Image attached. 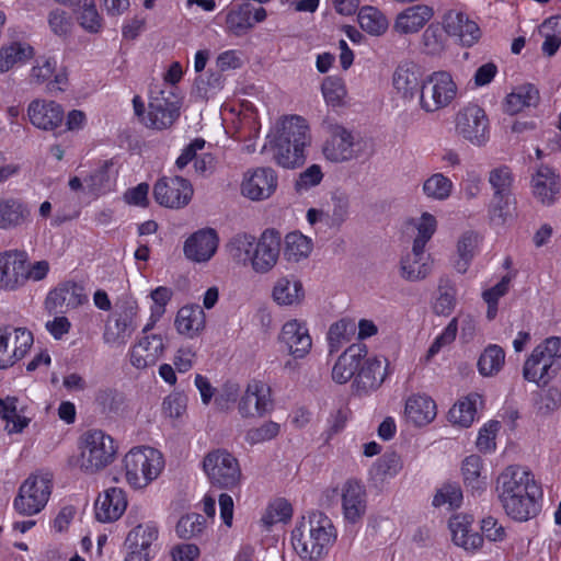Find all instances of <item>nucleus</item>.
<instances>
[{
  "instance_id": "1",
  "label": "nucleus",
  "mask_w": 561,
  "mask_h": 561,
  "mask_svg": "<svg viewBox=\"0 0 561 561\" xmlns=\"http://www.w3.org/2000/svg\"><path fill=\"white\" fill-rule=\"evenodd\" d=\"M495 492L504 513L514 522L526 523L542 511L541 483L522 466H507L496 479Z\"/></svg>"
},
{
  "instance_id": "2",
  "label": "nucleus",
  "mask_w": 561,
  "mask_h": 561,
  "mask_svg": "<svg viewBox=\"0 0 561 561\" xmlns=\"http://www.w3.org/2000/svg\"><path fill=\"white\" fill-rule=\"evenodd\" d=\"M388 375V360L368 354L364 343L350 345L336 359L332 379L339 385L351 381L352 393L367 397L377 391Z\"/></svg>"
},
{
  "instance_id": "3",
  "label": "nucleus",
  "mask_w": 561,
  "mask_h": 561,
  "mask_svg": "<svg viewBox=\"0 0 561 561\" xmlns=\"http://www.w3.org/2000/svg\"><path fill=\"white\" fill-rule=\"evenodd\" d=\"M337 538L331 518L320 511H312L308 518L298 522L291 530V545L302 561H320L328 556Z\"/></svg>"
},
{
  "instance_id": "4",
  "label": "nucleus",
  "mask_w": 561,
  "mask_h": 561,
  "mask_svg": "<svg viewBox=\"0 0 561 561\" xmlns=\"http://www.w3.org/2000/svg\"><path fill=\"white\" fill-rule=\"evenodd\" d=\"M309 125L298 115L285 117L282 129L271 140L275 161L286 169H295L306 161L305 149L310 145Z\"/></svg>"
},
{
  "instance_id": "5",
  "label": "nucleus",
  "mask_w": 561,
  "mask_h": 561,
  "mask_svg": "<svg viewBox=\"0 0 561 561\" xmlns=\"http://www.w3.org/2000/svg\"><path fill=\"white\" fill-rule=\"evenodd\" d=\"M50 271L48 261L28 262L25 250L9 249L0 252V290L18 291L28 280L41 282Z\"/></svg>"
},
{
  "instance_id": "6",
  "label": "nucleus",
  "mask_w": 561,
  "mask_h": 561,
  "mask_svg": "<svg viewBox=\"0 0 561 561\" xmlns=\"http://www.w3.org/2000/svg\"><path fill=\"white\" fill-rule=\"evenodd\" d=\"M561 367V337L550 336L539 343L526 358L523 377L538 387L547 386Z\"/></svg>"
},
{
  "instance_id": "7",
  "label": "nucleus",
  "mask_w": 561,
  "mask_h": 561,
  "mask_svg": "<svg viewBox=\"0 0 561 561\" xmlns=\"http://www.w3.org/2000/svg\"><path fill=\"white\" fill-rule=\"evenodd\" d=\"M123 462L126 482L135 490L149 485L164 468L162 454L148 446L131 448L125 455Z\"/></svg>"
},
{
  "instance_id": "8",
  "label": "nucleus",
  "mask_w": 561,
  "mask_h": 561,
  "mask_svg": "<svg viewBox=\"0 0 561 561\" xmlns=\"http://www.w3.org/2000/svg\"><path fill=\"white\" fill-rule=\"evenodd\" d=\"M437 221L433 215L422 214L416 225L417 234L413 241L412 254H408L401 260V272L405 279L419 280L430 274V254H425V247L435 233Z\"/></svg>"
},
{
  "instance_id": "9",
  "label": "nucleus",
  "mask_w": 561,
  "mask_h": 561,
  "mask_svg": "<svg viewBox=\"0 0 561 561\" xmlns=\"http://www.w3.org/2000/svg\"><path fill=\"white\" fill-rule=\"evenodd\" d=\"M77 463L84 472L94 473L107 467L115 457L114 439L101 430H90L79 440Z\"/></svg>"
},
{
  "instance_id": "10",
  "label": "nucleus",
  "mask_w": 561,
  "mask_h": 561,
  "mask_svg": "<svg viewBox=\"0 0 561 561\" xmlns=\"http://www.w3.org/2000/svg\"><path fill=\"white\" fill-rule=\"evenodd\" d=\"M203 469L211 486L234 492L240 490L242 472L239 460L228 450L218 448L203 459Z\"/></svg>"
},
{
  "instance_id": "11",
  "label": "nucleus",
  "mask_w": 561,
  "mask_h": 561,
  "mask_svg": "<svg viewBox=\"0 0 561 561\" xmlns=\"http://www.w3.org/2000/svg\"><path fill=\"white\" fill-rule=\"evenodd\" d=\"M457 85L447 71H435L422 81L420 105L428 113L446 107L456 98Z\"/></svg>"
},
{
  "instance_id": "12",
  "label": "nucleus",
  "mask_w": 561,
  "mask_h": 561,
  "mask_svg": "<svg viewBox=\"0 0 561 561\" xmlns=\"http://www.w3.org/2000/svg\"><path fill=\"white\" fill-rule=\"evenodd\" d=\"M51 493V478L31 474L20 486L13 501L15 511L23 516L39 513L47 504Z\"/></svg>"
},
{
  "instance_id": "13",
  "label": "nucleus",
  "mask_w": 561,
  "mask_h": 561,
  "mask_svg": "<svg viewBox=\"0 0 561 561\" xmlns=\"http://www.w3.org/2000/svg\"><path fill=\"white\" fill-rule=\"evenodd\" d=\"M489 183L493 190V201L490 206L492 219H499L505 222L511 215V207L515 203L513 197L514 174L510 167L501 165L491 170Z\"/></svg>"
},
{
  "instance_id": "14",
  "label": "nucleus",
  "mask_w": 561,
  "mask_h": 561,
  "mask_svg": "<svg viewBox=\"0 0 561 561\" xmlns=\"http://www.w3.org/2000/svg\"><path fill=\"white\" fill-rule=\"evenodd\" d=\"M456 129L474 146H483L490 139L489 118L485 111L477 104H469L457 114Z\"/></svg>"
},
{
  "instance_id": "15",
  "label": "nucleus",
  "mask_w": 561,
  "mask_h": 561,
  "mask_svg": "<svg viewBox=\"0 0 561 561\" xmlns=\"http://www.w3.org/2000/svg\"><path fill=\"white\" fill-rule=\"evenodd\" d=\"M159 528L154 522L139 524L129 530L125 539V561H151L156 556L154 542Z\"/></svg>"
},
{
  "instance_id": "16",
  "label": "nucleus",
  "mask_w": 561,
  "mask_h": 561,
  "mask_svg": "<svg viewBox=\"0 0 561 561\" xmlns=\"http://www.w3.org/2000/svg\"><path fill=\"white\" fill-rule=\"evenodd\" d=\"M192 196L193 186L182 176H162L153 186L154 201L167 208L180 209L191 202Z\"/></svg>"
},
{
  "instance_id": "17",
  "label": "nucleus",
  "mask_w": 561,
  "mask_h": 561,
  "mask_svg": "<svg viewBox=\"0 0 561 561\" xmlns=\"http://www.w3.org/2000/svg\"><path fill=\"white\" fill-rule=\"evenodd\" d=\"M138 314V305L135 301H125L117 307L112 319L105 325L103 340L110 345H124L136 330V318Z\"/></svg>"
},
{
  "instance_id": "18",
  "label": "nucleus",
  "mask_w": 561,
  "mask_h": 561,
  "mask_svg": "<svg viewBox=\"0 0 561 561\" xmlns=\"http://www.w3.org/2000/svg\"><path fill=\"white\" fill-rule=\"evenodd\" d=\"M443 26L446 34L462 47H472L482 36L478 22L459 10H448L443 16Z\"/></svg>"
},
{
  "instance_id": "19",
  "label": "nucleus",
  "mask_w": 561,
  "mask_h": 561,
  "mask_svg": "<svg viewBox=\"0 0 561 561\" xmlns=\"http://www.w3.org/2000/svg\"><path fill=\"white\" fill-rule=\"evenodd\" d=\"M280 252V233L275 229H266L254 242L251 266L257 273L271 271L277 263Z\"/></svg>"
},
{
  "instance_id": "20",
  "label": "nucleus",
  "mask_w": 561,
  "mask_h": 561,
  "mask_svg": "<svg viewBox=\"0 0 561 561\" xmlns=\"http://www.w3.org/2000/svg\"><path fill=\"white\" fill-rule=\"evenodd\" d=\"M152 323H148L142 332L144 336L130 348V364L137 369H144L156 364L164 351V342L160 334H147Z\"/></svg>"
},
{
  "instance_id": "21",
  "label": "nucleus",
  "mask_w": 561,
  "mask_h": 561,
  "mask_svg": "<svg viewBox=\"0 0 561 561\" xmlns=\"http://www.w3.org/2000/svg\"><path fill=\"white\" fill-rule=\"evenodd\" d=\"M27 116L34 127L53 131L65 121V111L56 101L35 99L27 106Z\"/></svg>"
},
{
  "instance_id": "22",
  "label": "nucleus",
  "mask_w": 561,
  "mask_h": 561,
  "mask_svg": "<svg viewBox=\"0 0 561 561\" xmlns=\"http://www.w3.org/2000/svg\"><path fill=\"white\" fill-rule=\"evenodd\" d=\"M218 244L217 231L213 228H203L193 232L185 240L183 252L187 260L195 263H205L215 255Z\"/></svg>"
},
{
  "instance_id": "23",
  "label": "nucleus",
  "mask_w": 561,
  "mask_h": 561,
  "mask_svg": "<svg viewBox=\"0 0 561 561\" xmlns=\"http://www.w3.org/2000/svg\"><path fill=\"white\" fill-rule=\"evenodd\" d=\"M272 407L271 389L261 380H252L248 383L244 394L238 403V411L242 417L262 416Z\"/></svg>"
},
{
  "instance_id": "24",
  "label": "nucleus",
  "mask_w": 561,
  "mask_h": 561,
  "mask_svg": "<svg viewBox=\"0 0 561 561\" xmlns=\"http://www.w3.org/2000/svg\"><path fill=\"white\" fill-rule=\"evenodd\" d=\"M279 341L296 359L306 357L312 346V339L306 322L297 319L284 323L279 333Z\"/></svg>"
},
{
  "instance_id": "25",
  "label": "nucleus",
  "mask_w": 561,
  "mask_h": 561,
  "mask_svg": "<svg viewBox=\"0 0 561 561\" xmlns=\"http://www.w3.org/2000/svg\"><path fill=\"white\" fill-rule=\"evenodd\" d=\"M179 115V103L165 96L162 91L159 96L149 102V110L147 116L142 118V124L149 128L162 130L172 126Z\"/></svg>"
},
{
  "instance_id": "26",
  "label": "nucleus",
  "mask_w": 561,
  "mask_h": 561,
  "mask_svg": "<svg viewBox=\"0 0 561 561\" xmlns=\"http://www.w3.org/2000/svg\"><path fill=\"white\" fill-rule=\"evenodd\" d=\"M126 492L117 486H112L99 494L94 503L95 518L101 523L117 520L127 508Z\"/></svg>"
},
{
  "instance_id": "27",
  "label": "nucleus",
  "mask_w": 561,
  "mask_h": 561,
  "mask_svg": "<svg viewBox=\"0 0 561 561\" xmlns=\"http://www.w3.org/2000/svg\"><path fill=\"white\" fill-rule=\"evenodd\" d=\"M367 494L365 485L355 479L347 480L342 486V512L345 520L355 524L366 513Z\"/></svg>"
},
{
  "instance_id": "28",
  "label": "nucleus",
  "mask_w": 561,
  "mask_h": 561,
  "mask_svg": "<svg viewBox=\"0 0 561 561\" xmlns=\"http://www.w3.org/2000/svg\"><path fill=\"white\" fill-rule=\"evenodd\" d=\"M267 12L263 7L255 8L249 2L231 9L226 15V28L229 33L241 36L245 34L255 23L263 22Z\"/></svg>"
},
{
  "instance_id": "29",
  "label": "nucleus",
  "mask_w": 561,
  "mask_h": 561,
  "mask_svg": "<svg viewBox=\"0 0 561 561\" xmlns=\"http://www.w3.org/2000/svg\"><path fill=\"white\" fill-rule=\"evenodd\" d=\"M330 138L323 146V153L330 161L341 162L353 158L354 137L350 130L340 124L328 126Z\"/></svg>"
},
{
  "instance_id": "30",
  "label": "nucleus",
  "mask_w": 561,
  "mask_h": 561,
  "mask_svg": "<svg viewBox=\"0 0 561 561\" xmlns=\"http://www.w3.org/2000/svg\"><path fill=\"white\" fill-rule=\"evenodd\" d=\"M32 221L28 203L19 197H0V229L15 230Z\"/></svg>"
},
{
  "instance_id": "31",
  "label": "nucleus",
  "mask_w": 561,
  "mask_h": 561,
  "mask_svg": "<svg viewBox=\"0 0 561 561\" xmlns=\"http://www.w3.org/2000/svg\"><path fill=\"white\" fill-rule=\"evenodd\" d=\"M277 187V174L271 168H257L241 185L242 194L252 201L268 198Z\"/></svg>"
},
{
  "instance_id": "32",
  "label": "nucleus",
  "mask_w": 561,
  "mask_h": 561,
  "mask_svg": "<svg viewBox=\"0 0 561 561\" xmlns=\"http://www.w3.org/2000/svg\"><path fill=\"white\" fill-rule=\"evenodd\" d=\"M118 170L115 169L113 159L104 160L84 178V188L89 196L99 198L114 191Z\"/></svg>"
},
{
  "instance_id": "33",
  "label": "nucleus",
  "mask_w": 561,
  "mask_h": 561,
  "mask_svg": "<svg viewBox=\"0 0 561 561\" xmlns=\"http://www.w3.org/2000/svg\"><path fill=\"white\" fill-rule=\"evenodd\" d=\"M433 14L434 11L428 5H411L397 15L394 30L400 34L416 33L432 19Z\"/></svg>"
},
{
  "instance_id": "34",
  "label": "nucleus",
  "mask_w": 561,
  "mask_h": 561,
  "mask_svg": "<svg viewBox=\"0 0 561 561\" xmlns=\"http://www.w3.org/2000/svg\"><path fill=\"white\" fill-rule=\"evenodd\" d=\"M533 194L543 205H552L560 193V178L550 169H539L531 180Z\"/></svg>"
},
{
  "instance_id": "35",
  "label": "nucleus",
  "mask_w": 561,
  "mask_h": 561,
  "mask_svg": "<svg viewBox=\"0 0 561 561\" xmlns=\"http://www.w3.org/2000/svg\"><path fill=\"white\" fill-rule=\"evenodd\" d=\"M467 516L455 515L449 519L453 542L466 551H477L483 545V536L472 533Z\"/></svg>"
},
{
  "instance_id": "36",
  "label": "nucleus",
  "mask_w": 561,
  "mask_h": 561,
  "mask_svg": "<svg viewBox=\"0 0 561 561\" xmlns=\"http://www.w3.org/2000/svg\"><path fill=\"white\" fill-rule=\"evenodd\" d=\"M404 413L407 419L416 426L431 423L436 416L435 401L423 394H413L405 402Z\"/></svg>"
},
{
  "instance_id": "37",
  "label": "nucleus",
  "mask_w": 561,
  "mask_h": 561,
  "mask_svg": "<svg viewBox=\"0 0 561 561\" xmlns=\"http://www.w3.org/2000/svg\"><path fill=\"white\" fill-rule=\"evenodd\" d=\"M392 83L403 98L413 99L415 94L420 93L422 85L419 68L413 64L398 66L392 77Z\"/></svg>"
},
{
  "instance_id": "38",
  "label": "nucleus",
  "mask_w": 561,
  "mask_h": 561,
  "mask_svg": "<svg viewBox=\"0 0 561 561\" xmlns=\"http://www.w3.org/2000/svg\"><path fill=\"white\" fill-rule=\"evenodd\" d=\"M23 408H19L16 397L0 398V420L5 422L9 433H21L28 426L31 420L23 414Z\"/></svg>"
},
{
  "instance_id": "39",
  "label": "nucleus",
  "mask_w": 561,
  "mask_h": 561,
  "mask_svg": "<svg viewBox=\"0 0 561 561\" xmlns=\"http://www.w3.org/2000/svg\"><path fill=\"white\" fill-rule=\"evenodd\" d=\"M539 102V91L531 84L526 83L514 89L507 94L504 110L510 115H515L526 107L536 106Z\"/></svg>"
},
{
  "instance_id": "40",
  "label": "nucleus",
  "mask_w": 561,
  "mask_h": 561,
  "mask_svg": "<svg viewBox=\"0 0 561 561\" xmlns=\"http://www.w3.org/2000/svg\"><path fill=\"white\" fill-rule=\"evenodd\" d=\"M482 403V397L471 392L459 399L449 410V420L462 427H469L477 417V405Z\"/></svg>"
},
{
  "instance_id": "41",
  "label": "nucleus",
  "mask_w": 561,
  "mask_h": 561,
  "mask_svg": "<svg viewBox=\"0 0 561 561\" xmlns=\"http://www.w3.org/2000/svg\"><path fill=\"white\" fill-rule=\"evenodd\" d=\"M79 25L88 33L98 34L103 30L104 20L94 0H79L72 7Z\"/></svg>"
},
{
  "instance_id": "42",
  "label": "nucleus",
  "mask_w": 561,
  "mask_h": 561,
  "mask_svg": "<svg viewBox=\"0 0 561 561\" xmlns=\"http://www.w3.org/2000/svg\"><path fill=\"white\" fill-rule=\"evenodd\" d=\"M483 469V460L478 455H470L462 460L463 483L472 493L485 490L486 476L482 474Z\"/></svg>"
},
{
  "instance_id": "43",
  "label": "nucleus",
  "mask_w": 561,
  "mask_h": 561,
  "mask_svg": "<svg viewBox=\"0 0 561 561\" xmlns=\"http://www.w3.org/2000/svg\"><path fill=\"white\" fill-rule=\"evenodd\" d=\"M205 324V314L198 306L182 307L175 318V327L181 334L193 336L197 334Z\"/></svg>"
},
{
  "instance_id": "44",
  "label": "nucleus",
  "mask_w": 561,
  "mask_h": 561,
  "mask_svg": "<svg viewBox=\"0 0 561 561\" xmlns=\"http://www.w3.org/2000/svg\"><path fill=\"white\" fill-rule=\"evenodd\" d=\"M505 363V352L497 344H489L478 359V370L483 377L496 375Z\"/></svg>"
},
{
  "instance_id": "45",
  "label": "nucleus",
  "mask_w": 561,
  "mask_h": 561,
  "mask_svg": "<svg viewBox=\"0 0 561 561\" xmlns=\"http://www.w3.org/2000/svg\"><path fill=\"white\" fill-rule=\"evenodd\" d=\"M312 250V240L300 231L286 234L284 241V256L287 261L299 262L306 259Z\"/></svg>"
},
{
  "instance_id": "46",
  "label": "nucleus",
  "mask_w": 561,
  "mask_h": 561,
  "mask_svg": "<svg viewBox=\"0 0 561 561\" xmlns=\"http://www.w3.org/2000/svg\"><path fill=\"white\" fill-rule=\"evenodd\" d=\"M33 55V47L18 42L2 47L0 49V72H7L16 65L25 64Z\"/></svg>"
},
{
  "instance_id": "47",
  "label": "nucleus",
  "mask_w": 561,
  "mask_h": 561,
  "mask_svg": "<svg viewBox=\"0 0 561 561\" xmlns=\"http://www.w3.org/2000/svg\"><path fill=\"white\" fill-rule=\"evenodd\" d=\"M360 27L370 35L379 36L388 28V20L385 14L371 5L363 7L358 12Z\"/></svg>"
},
{
  "instance_id": "48",
  "label": "nucleus",
  "mask_w": 561,
  "mask_h": 561,
  "mask_svg": "<svg viewBox=\"0 0 561 561\" xmlns=\"http://www.w3.org/2000/svg\"><path fill=\"white\" fill-rule=\"evenodd\" d=\"M273 297L278 305L288 306L298 302L304 297L302 284L299 280L280 278L274 286Z\"/></svg>"
},
{
  "instance_id": "49",
  "label": "nucleus",
  "mask_w": 561,
  "mask_h": 561,
  "mask_svg": "<svg viewBox=\"0 0 561 561\" xmlns=\"http://www.w3.org/2000/svg\"><path fill=\"white\" fill-rule=\"evenodd\" d=\"M446 32L444 26L430 24L422 35V50L426 55L438 56L446 48Z\"/></svg>"
},
{
  "instance_id": "50",
  "label": "nucleus",
  "mask_w": 561,
  "mask_h": 561,
  "mask_svg": "<svg viewBox=\"0 0 561 561\" xmlns=\"http://www.w3.org/2000/svg\"><path fill=\"white\" fill-rule=\"evenodd\" d=\"M453 182L443 173H434L423 183V193L437 201L447 199L453 190Z\"/></svg>"
},
{
  "instance_id": "51",
  "label": "nucleus",
  "mask_w": 561,
  "mask_h": 561,
  "mask_svg": "<svg viewBox=\"0 0 561 561\" xmlns=\"http://www.w3.org/2000/svg\"><path fill=\"white\" fill-rule=\"evenodd\" d=\"M291 516V504L285 499H276L268 504L261 520L266 528H270L277 523H287Z\"/></svg>"
},
{
  "instance_id": "52",
  "label": "nucleus",
  "mask_w": 561,
  "mask_h": 561,
  "mask_svg": "<svg viewBox=\"0 0 561 561\" xmlns=\"http://www.w3.org/2000/svg\"><path fill=\"white\" fill-rule=\"evenodd\" d=\"M254 242L255 237L249 233H238L229 241L228 249L236 261L245 264L251 261Z\"/></svg>"
},
{
  "instance_id": "53",
  "label": "nucleus",
  "mask_w": 561,
  "mask_h": 561,
  "mask_svg": "<svg viewBox=\"0 0 561 561\" xmlns=\"http://www.w3.org/2000/svg\"><path fill=\"white\" fill-rule=\"evenodd\" d=\"M402 459L399 454L391 451L386 453L377 459L373 467L374 474L381 480L393 478L402 469Z\"/></svg>"
},
{
  "instance_id": "54",
  "label": "nucleus",
  "mask_w": 561,
  "mask_h": 561,
  "mask_svg": "<svg viewBox=\"0 0 561 561\" xmlns=\"http://www.w3.org/2000/svg\"><path fill=\"white\" fill-rule=\"evenodd\" d=\"M205 526L206 518L203 515L190 513L179 519L175 531L180 538L190 539L202 534Z\"/></svg>"
},
{
  "instance_id": "55",
  "label": "nucleus",
  "mask_w": 561,
  "mask_h": 561,
  "mask_svg": "<svg viewBox=\"0 0 561 561\" xmlns=\"http://www.w3.org/2000/svg\"><path fill=\"white\" fill-rule=\"evenodd\" d=\"M321 92L328 105L336 107L343 104L346 96L344 81L337 77H328L321 84Z\"/></svg>"
},
{
  "instance_id": "56",
  "label": "nucleus",
  "mask_w": 561,
  "mask_h": 561,
  "mask_svg": "<svg viewBox=\"0 0 561 561\" xmlns=\"http://www.w3.org/2000/svg\"><path fill=\"white\" fill-rule=\"evenodd\" d=\"M351 413L347 404H342L330 413L327 420V430L323 432L327 443L345 428Z\"/></svg>"
},
{
  "instance_id": "57",
  "label": "nucleus",
  "mask_w": 561,
  "mask_h": 561,
  "mask_svg": "<svg viewBox=\"0 0 561 561\" xmlns=\"http://www.w3.org/2000/svg\"><path fill=\"white\" fill-rule=\"evenodd\" d=\"M476 247V236L473 232H466L459 239L457 251L459 259L456 262V268L459 273H466L469 264L473 257V250Z\"/></svg>"
},
{
  "instance_id": "58",
  "label": "nucleus",
  "mask_w": 561,
  "mask_h": 561,
  "mask_svg": "<svg viewBox=\"0 0 561 561\" xmlns=\"http://www.w3.org/2000/svg\"><path fill=\"white\" fill-rule=\"evenodd\" d=\"M462 502V491L459 485L456 484H445L443 485L433 499V505L435 507H440L446 504L449 505L450 508H457L461 505Z\"/></svg>"
},
{
  "instance_id": "59",
  "label": "nucleus",
  "mask_w": 561,
  "mask_h": 561,
  "mask_svg": "<svg viewBox=\"0 0 561 561\" xmlns=\"http://www.w3.org/2000/svg\"><path fill=\"white\" fill-rule=\"evenodd\" d=\"M355 331V324L345 319H341L333 323L328 332V342L330 352H336L343 340H347V336Z\"/></svg>"
},
{
  "instance_id": "60",
  "label": "nucleus",
  "mask_w": 561,
  "mask_h": 561,
  "mask_svg": "<svg viewBox=\"0 0 561 561\" xmlns=\"http://www.w3.org/2000/svg\"><path fill=\"white\" fill-rule=\"evenodd\" d=\"M187 397L183 392L173 391L162 402L163 413L171 419H179L185 414Z\"/></svg>"
},
{
  "instance_id": "61",
  "label": "nucleus",
  "mask_w": 561,
  "mask_h": 561,
  "mask_svg": "<svg viewBox=\"0 0 561 561\" xmlns=\"http://www.w3.org/2000/svg\"><path fill=\"white\" fill-rule=\"evenodd\" d=\"M499 427L500 423L497 421H490L480 428L476 442L479 451L488 454L495 450V437Z\"/></svg>"
},
{
  "instance_id": "62",
  "label": "nucleus",
  "mask_w": 561,
  "mask_h": 561,
  "mask_svg": "<svg viewBox=\"0 0 561 561\" xmlns=\"http://www.w3.org/2000/svg\"><path fill=\"white\" fill-rule=\"evenodd\" d=\"M279 424L273 421L265 422L260 427L250 428L245 434V440L251 445H256L271 440L279 433Z\"/></svg>"
},
{
  "instance_id": "63",
  "label": "nucleus",
  "mask_w": 561,
  "mask_h": 561,
  "mask_svg": "<svg viewBox=\"0 0 561 561\" xmlns=\"http://www.w3.org/2000/svg\"><path fill=\"white\" fill-rule=\"evenodd\" d=\"M56 67L57 60L54 57L45 58L42 62L37 59L36 65L31 69V82L36 84L49 82L56 71Z\"/></svg>"
},
{
  "instance_id": "64",
  "label": "nucleus",
  "mask_w": 561,
  "mask_h": 561,
  "mask_svg": "<svg viewBox=\"0 0 561 561\" xmlns=\"http://www.w3.org/2000/svg\"><path fill=\"white\" fill-rule=\"evenodd\" d=\"M95 402L103 412H117L124 402V396L115 389H101L95 396Z\"/></svg>"
}]
</instances>
